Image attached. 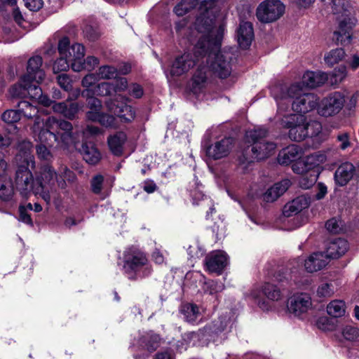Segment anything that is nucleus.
<instances>
[{"label":"nucleus","mask_w":359,"mask_h":359,"mask_svg":"<svg viewBox=\"0 0 359 359\" xmlns=\"http://www.w3.org/2000/svg\"><path fill=\"white\" fill-rule=\"evenodd\" d=\"M198 40L193 48V53H184L176 57L170 68L172 76H181L189 71L201 61L190 83L191 90L199 93L205 86L208 71L221 79L226 78L231 72L230 62L220 53V47L214 50V38L198 37Z\"/></svg>","instance_id":"f257e3e1"},{"label":"nucleus","mask_w":359,"mask_h":359,"mask_svg":"<svg viewBox=\"0 0 359 359\" xmlns=\"http://www.w3.org/2000/svg\"><path fill=\"white\" fill-rule=\"evenodd\" d=\"M217 0H182L174 8V13L177 16H182L189 13L196 5H198L199 15L195 22V29L198 34L196 37L214 38L212 48L214 50L221 47L222 41L224 34V27L213 26L215 15L213 9L216 6Z\"/></svg>","instance_id":"f03ea898"},{"label":"nucleus","mask_w":359,"mask_h":359,"mask_svg":"<svg viewBox=\"0 0 359 359\" xmlns=\"http://www.w3.org/2000/svg\"><path fill=\"white\" fill-rule=\"evenodd\" d=\"M72 130L71 123L53 116H49L46 120L36 117L32 127L35 140L48 147H53L55 143L61 146L69 145L73 140Z\"/></svg>","instance_id":"7ed1b4c3"},{"label":"nucleus","mask_w":359,"mask_h":359,"mask_svg":"<svg viewBox=\"0 0 359 359\" xmlns=\"http://www.w3.org/2000/svg\"><path fill=\"white\" fill-rule=\"evenodd\" d=\"M271 95L276 101L277 110L281 105L285 113H290V105L292 110L298 113H307L318 107L317 97L313 93H305L300 83L292 84L288 88L276 86L272 88Z\"/></svg>","instance_id":"20e7f679"},{"label":"nucleus","mask_w":359,"mask_h":359,"mask_svg":"<svg viewBox=\"0 0 359 359\" xmlns=\"http://www.w3.org/2000/svg\"><path fill=\"white\" fill-rule=\"evenodd\" d=\"M32 149L31 142L27 140L20 142L18 145V153L15 158L17 165L15 184L16 189L24 197H27L31 192L34 194L36 187V179L34 180L30 170V168H35L34 156Z\"/></svg>","instance_id":"39448f33"},{"label":"nucleus","mask_w":359,"mask_h":359,"mask_svg":"<svg viewBox=\"0 0 359 359\" xmlns=\"http://www.w3.org/2000/svg\"><path fill=\"white\" fill-rule=\"evenodd\" d=\"M274 122L278 126L289 129V137L296 142L316 136L322 130V125L319 121H307L301 114L285 113L281 105H279V109L277 110Z\"/></svg>","instance_id":"423d86ee"},{"label":"nucleus","mask_w":359,"mask_h":359,"mask_svg":"<svg viewBox=\"0 0 359 359\" xmlns=\"http://www.w3.org/2000/svg\"><path fill=\"white\" fill-rule=\"evenodd\" d=\"M233 322L232 312H226L203 329L197 332L184 333L182 335V340L187 344L198 346L210 341H217L219 339H224L226 334L231 331Z\"/></svg>","instance_id":"0eeeda50"},{"label":"nucleus","mask_w":359,"mask_h":359,"mask_svg":"<svg viewBox=\"0 0 359 359\" xmlns=\"http://www.w3.org/2000/svg\"><path fill=\"white\" fill-rule=\"evenodd\" d=\"M268 130L265 128L258 127L246 132V139L250 143V149H246L239 158L240 163H251L254 160H263L274 154L276 144L268 141L265 137Z\"/></svg>","instance_id":"6e6552de"},{"label":"nucleus","mask_w":359,"mask_h":359,"mask_svg":"<svg viewBox=\"0 0 359 359\" xmlns=\"http://www.w3.org/2000/svg\"><path fill=\"white\" fill-rule=\"evenodd\" d=\"M72 172L67 167H62L60 170V176L61 179L57 178V175L54 169L49 165L42 166L40 171L36 175V187H34V195L39 196L47 204L51 201L50 194L55 190V183L61 189L66 187V179H69Z\"/></svg>","instance_id":"1a4fd4ad"},{"label":"nucleus","mask_w":359,"mask_h":359,"mask_svg":"<svg viewBox=\"0 0 359 359\" xmlns=\"http://www.w3.org/2000/svg\"><path fill=\"white\" fill-rule=\"evenodd\" d=\"M123 262V270L129 279L136 280L150 273L146 255L136 248H129L124 251Z\"/></svg>","instance_id":"9d476101"},{"label":"nucleus","mask_w":359,"mask_h":359,"mask_svg":"<svg viewBox=\"0 0 359 359\" xmlns=\"http://www.w3.org/2000/svg\"><path fill=\"white\" fill-rule=\"evenodd\" d=\"M9 93L13 98H24L29 97L32 100H35L39 104L45 107H49L51 104V100L46 95H43L40 86L29 81H24L22 76L19 82L9 89Z\"/></svg>","instance_id":"9b49d317"},{"label":"nucleus","mask_w":359,"mask_h":359,"mask_svg":"<svg viewBox=\"0 0 359 359\" xmlns=\"http://www.w3.org/2000/svg\"><path fill=\"white\" fill-rule=\"evenodd\" d=\"M345 104V97L340 92H333L318 102L317 112L323 117H333L339 114Z\"/></svg>","instance_id":"f8f14e48"},{"label":"nucleus","mask_w":359,"mask_h":359,"mask_svg":"<svg viewBox=\"0 0 359 359\" xmlns=\"http://www.w3.org/2000/svg\"><path fill=\"white\" fill-rule=\"evenodd\" d=\"M285 6L280 0H266L257 8L256 15L262 22H271L277 20L284 13Z\"/></svg>","instance_id":"ddd939ff"},{"label":"nucleus","mask_w":359,"mask_h":359,"mask_svg":"<svg viewBox=\"0 0 359 359\" xmlns=\"http://www.w3.org/2000/svg\"><path fill=\"white\" fill-rule=\"evenodd\" d=\"M118 99L125 102L129 100L128 97L118 95L115 99H109L105 102L107 109L116 114L122 121L131 122L135 117V109L126 103H121V105L116 104V102H118Z\"/></svg>","instance_id":"4468645a"},{"label":"nucleus","mask_w":359,"mask_h":359,"mask_svg":"<svg viewBox=\"0 0 359 359\" xmlns=\"http://www.w3.org/2000/svg\"><path fill=\"white\" fill-rule=\"evenodd\" d=\"M312 307V301L309 294L299 293L292 295L287 302V309L290 313L301 318Z\"/></svg>","instance_id":"2eb2a0df"},{"label":"nucleus","mask_w":359,"mask_h":359,"mask_svg":"<svg viewBox=\"0 0 359 359\" xmlns=\"http://www.w3.org/2000/svg\"><path fill=\"white\" fill-rule=\"evenodd\" d=\"M43 59L39 55H34L30 57L27 62V72L24 74V81H27L29 79L30 81L39 83L45 78V72L42 68Z\"/></svg>","instance_id":"dca6fc26"},{"label":"nucleus","mask_w":359,"mask_h":359,"mask_svg":"<svg viewBox=\"0 0 359 359\" xmlns=\"http://www.w3.org/2000/svg\"><path fill=\"white\" fill-rule=\"evenodd\" d=\"M233 144V139L231 137H224L220 140L215 141L206 149L207 156L213 159H219L226 156Z\"/></svg>","instance_id":"f3484780"},{"label":"nucleus","mask_w":359,"mask_h":359,"mask_svg":"<svg viewBox=\"0 0 359 359\" xmlns=\"http://www.w3.org/2000/svg\"><path fill=\"white\" fill-rule=\"evenodd\" d=\"M111 82H101L98 86V94L101 97L111 96L114 93L123 92L128 89V81L123 77H116Z\"/></svg>","instance_id":"a211bd4d"},{"label":"nucleus","mask_w":359,"mask_h":359,"mask_svg":"<svg viewBox=\"0 0 359 359\" xmlns=\"http://www.w3.org/2000/svg\"><path fill=\"white\" fill-rule=\"evenodd\" d=\"M227 263V255L222 250L213 251L205 258L206 266L210 272L221 273Z\"/></svg>","instance_id":"6ab92c4d"},{"label":"nucleus","mask_w":359,"mask_h":359,"mask_svg":"<svg viewBox=\"0 0 359 359\" xmlns=\"http://www.w3.org/2000/svg\"><path fill=\"white\" fill-rule=\"evenodd\" d=\"M355 24V20L353 18H345L339 22V30L334 32L335 40L338 43L345 45L351 42V30Z\"/></svg>","instance_id":"aec40b11"},{"label":"nucleus","mask_w":359,"mask_h":359,"mask_svg":"<svg viewBox=\"0 0 359 359\" xmlns=\"http://www.w3.org/2000/svg\"><path fill=\"white\" fill-rule=\"evenodd\" d=\"M237 41L241 48L247 49L254 39L252 25L248 22H241L237 30Z\"/></svg>","instance_id":"412c9836"},{"label":"nucleus","mask_w":359,"mask_h":359,"mask_svg":"<svg viewBox=\"0 0 359 359\" xmlns=\"http://www.w3.org/2000/svg\"><path fill=\"white\" fill-rule=\"evenodd\" d=\"M329 262L327 257L323 252H314L307 259L304 260V266L309 273L321 270Z\"/></svg>","instance_id":"4be33fe9"},{"label":"nucleus","mask_w":359,"mask_h":359,"mask_svg":"<svg viewBox=\"0 0 359 359\" xmlns=\"http://www.w3.org/2000/svg\"><path fill=\"white\" fill-rule=\"evenodd\" d=\"M348 249V243L347 241L339 238L330 241L326 248V251L323 252L327 259L330 260V259H337L344 255Z\"/></svg>","instance_id":"5701e85b"},{"label":"nucleus","mask_w":359,"mask_h":359,"mask_svg":"<svg viewBox=\"0 0 359 359\" xmlns=\"http://www.w3.org/2000/svg\"><path fill=\"white\" fill-rule=\"evenodd\" d=\"M327 79V74L324 72L308 71L304 74L299 83L302 88H314L323 85Z\"/></svg>","instance_id":"b1692460"},{"label":"nucleus","mask_w":359,"mask_h":359,"mask_svg":"<svg viewBox=\"0 0 359 359\" xmlns=\"http://www.w3.org/2000/svg\"><path fill=\"white\" fill-rule=\"evenodd\" d=\"M310 200L306 196H299L292 201L287 203L283 208V214L285 217H289L297 215L304 209L309 207Z\"/></svg>","instance_id":"393cba45"},{"label":"nucleus","mask_w":359,"mask_h":359,"mask_svg":"<svg viewBox=\"0 0 359 359\" xmlns=\"http://www.w3.org/2000/svg\"><path fill=\"white\" fill-rule=\"evenodd\" d=\"M52 104L54 112L60 114L69 119L74 118L80 109L78 103L69 102L67 100L65 102H53L51 100V104L49 106Z\"/></svg>","instance_id":"a878e982"},{"label":"nucleus","mask_w":359,"mask_h":359,"mask_svg":"<svg viewBox=\"0 0 359 359\" xmlns=\"http://www.w3.org/2000/svg\"><path fill=\"white\" fill-rule=\"evenodd\" d=\"M303 151L297 144H291L280 151L278 156V161L280 165H289L302 157Z\"/></svg>","instance_id":"bb28decb"},{"label":"nucleus","mask_w":359,"mask_h":359,"mask_svg":"<svg viewBox=\"0 0 359 359\" xmlns=\"http://www.w3.org/2000/svg\"><path fill=\"white\" fill-rule=\"evenodd\" d=\"M290 181L283 180L268 189L262 195L263 200L266 202H273L283 195L289 188Z\"/></svg>","instance_id":"cd10ccee"},{"label":"nucleus","mask_w":359,"mask_h":359,"mask_svg":"<svg viewBox=\"0 0 359 359\" xmlns=\"http://www.w3.org/2000/svg\"><path fill=\"white\" fill-rule=\"evenodd\" d=\"M355 168L351 163L346 162L342 163L336 170L334 173V180L339 186L346 185L353 177Z\"/></svg>","instance_id":"c85d7f7f"},{"label":"nucleus","mask_w":359,"mask_h":359,"mask_svg":"<svg viewBox=\"0 0 359 359\" xmlns=\"http://www.w3.org/2000/svg\"><path fill=\"white\" fill-rule=\"evenodd\" d=\"M99 79L97 73H91L86 75L81 81V85L84 88V90L81 93V96H90L92 95L100 96V95L98 94L99 83H97Z\"/></svg>","instance_id":"c756f323"},{"label":"nucleus","mask_w":359,"mask_h":359,"mask_svg":"<svg viewBox=\"0 0 359 359\" xmlns=\"http://www.w3.org/2000/svg\"><path fill=\"white\" fill-rule=\"evenodd\" d=\"M90 188L93 193L99 195L102 199L105 198L110 193V188L104 182L102 175H96L90 180Z\"/></svg>","instance_id":"7c9ffc66"},{"label":"nucleus","mask_w":359,"mask_h":359,"mask_svg":"<svg viewBox=\"0 0 359 359\" xmlns=\"http://www.w3.org/2000/svg\"><path fill=\"white\" fill-rule=\"evenodd\" d=\"M126 138V135L123 132H118L108 137V145L113 154L116 156L122 154Z\"/></svg>","instance_id":"2f4dec72"},{"label":"nucleus","mask_w":359,"mask_h":359,"mask_svg":"<svg viewBox=\"0 0 359 359\" xmlns=\"http://www.w3.org/2000/svg\"><path fill=\"white\" fill-rule=\"evenodd\" d=\"M81 154L86 163L97 164L101 159V154L93 144L83 143Z\"/></svg>","instance_id":"473e14b6"},{"label":"nucleus","mask_w":359,"mask_h":359,"mask_svg":"<svg viewBox=\"0 0 359 359\" xmlns=\"http://www.w3.org/2000/svg\"><path fill=\"white\" fill-rule=\"evenodd\" d=\"M180 312L184 320L189 323H195L201 319V313L198 306L194 304L182 305Z\"/></svg>","instance_id":"72a5a7b5"},{"label":"nucleus","mask_w":359,"mask_h":359,"mask_svg":"<svg viewBox=\"0 0 359 359\" xmlns=\"http://www.w3.org/2000/svg\"><path fill=\"white\" fill-rule=\"evenodd\" d=\"M86 117L88 120L93 122H98L102 126L106 128L116 127V118L113 115H110L102 111L100 112L98 114L95 112H87Z\"/></svg>","instance_id":"f704fd0d"},{"label":"nucleus","mask_w":359,"mask_h":359,"mask_svg":"<svg viewBox=\"0 0 359 359\" xmlns=\"http://www.w3.org/2000/svg\"><path fill=\"white\" fill-rule=\"evenodd\" d=\"M14 195L12 180L8 175L0 177V198L3 201H10Z\"/></svg>","instance_id":"c9c22d12"},{"label":"nucleus","mask_w":359,"mask_h":359,"mask_svg":"<svg viewBox=\"0 0 359 359\" xmlns=\"http://www.w3.org/2000/svg\"><path fill=\"white\" fill-rule=\"evenodd\" d=\"M299 273V269H296L294 265L288 269H281L275 275V278L279 283H290L293 281L298 282L297 274Z\"/></svg>","instance_id":"e433bc0d"},{"label":"nucleus","mask_w":359,"mask_h":359,"mask_svg":"<svg viewBox=\"0 0 359 359\" xmlns=\"http://www.w3.org/2000/svg\"><path fill=\"white\" fill-rule=\"evenodd\" d=\"M18 108L20 116L22 115L25 118H34L35 120L36 117H41L38 114L39 111L37 107L28 101L22 100L19 102L18 104Z\"/></svg>","instance_id":"4c0bfd02"},{"label":"nucleus","mask_w":359,"mask_h":359,"mask_svg":"<svg viewBox=\"0 0 359 359\" xmlns=\"http://www.w3.org/2000/svg\"><path fill=\"white\" fill-rule=\"evenodd\" d=\"M100 60L98 58L94 56H88L86 60L79 61L76 62H72V69L73 71L79 72L83 69H86L89 72L93 70L98 65Z\"/></svg>","instance_id":"58836bf2"},{"label":"nucleus","mask_w":359,"mask_h":359,"mask_svg":"<svg viewBox=\"0 0 359 359\" xmlns=\"http://www.w3.org/2000/svg\"><path fill=\"white\" fill-rule=\"evenodd\" d=\"M346 304L342 300L331 301L327 306V313L332 318H340L345 314Z\"/></svg>","instance_id":"ea45409f"},{"label":"nucleus","mask_w":359,"mask_h":359,"mask_svg":"<svg viewBox=\"0 0 359 359\" xmlns=\"http://www.w3.org/2000/svg\"><path fill=\"white\" fill-rule=\"evenodd\" d=\"M341 336L345 341L354 344H359V329L355 326L347 325L343 327Z\"/></svg>","instance_id":"a19ab883"},{"label":"nucleus","mask_w":359,"mask_h":359,"mask_svg":"<svg viewBox=\"0 0 359 359\" xmlns=\"http://www.w3.org/2000/svg\"><path fill=\"white\" fill-rule=\"evenodd\" d=\"M160 341L159 335L152 332L147 333L141 338L142 344L150 352L155 351L159 346Z\"/></svg>","instance_id":"79ce46f5"},{"label":"nucleus","mask_w":359,"mask_h":359,"mask_svg":"<svg viewBox=\"0 0 359 359\" xmlns=\"http://www.w3.org/2000/svg\"><path fill=\"white\" fill-rule=\"evenodd\" d=\"M304 160L306 165L311 170L324 163L327 160V156L324 152L317 151L307 156Z\"/></svg>","instance_id":"37998d69"},{"label":"nucleus","mask_w":359,"mask_h":359,"mask_svg":"<svg viewBox=\"0 0 359 359\" xmlns=\"http://www.w3.org/2000/svg\"><path fill=\"white\" fill-rule=\"evenodd\" d=\"M346 56L345 51L343 48H336L330 50L325 55V62L329 66H333L335 64L342 61Z\"/></svg>","instance_id":"c03bdc74"},{"label":"nucleus","mask_w":359,"mask_h":359,"mask_svg":"<svg viewBox=\"0 0 359 359\" xmlns=\"http://www.w3.org/2000/svg\"><path fill=\"white\" fill-rule=\"evenodd\" d=\"M97 74L100 79L109 80L116 79L118 74V69L110 65H102L99 67Z\"/></svg>","instance_id":"a18cd8bd"},{"label":"nucleus","mask_w":359,"mask_h":359,"mask_svg":"<svg viewBox=\"0 0 359 359\" xmlns=\"http://www.w3.org/2000/svg\"><path fill=\"white\" fill-rule=\"evenodd\" d=\"M336 290L334 282H323L318 287L317 295L319 297H330L334 294Z\"/></svg>","instance_id":"49530a36"},{"label":"nucleus","mask_w":359,"mask_h":359,"mask_svg":"<svg viewBox=\"0 0 359 359\" xmlns=\"http://www.w3.org/2000/svg\"><path fill=\"white\" fill-rule=\"evenodd\" d=\"M262 293L269 299L273 301H278L281 297L280 288L271 283H265L262 287Z\"/></svg>","instance_id":"de8ad7c7"},{"label":"nucleus","mask_w":359,"mask_h":359,"mask_svg":"<svg viewBox=\"0 0 359 359\" xmlns=\"http://www.w3.org/2000/svg\"><path fill=\"white\" fill-rule=\"evenodd\" d=\"M70 51L72 52V56L68 55L69 60H71V65L72 62H76L82 61L85 55V48L81 43H74L70 47Z\"/></svg>","instance_id":"09e8293b"},{"label":"nucleus","mask_w":359,"mask_h":359,"mask_svg":"<svg viewBox=\"0 0 359 359\" xmlns=\"http://www.w3.org/2000/svg\"><path fill=\"white\" fill-rule=\"evenodd\" d=\"M224 289V285L222 282L210 280L205 283L203 290L205 293L213 294L222 292Z\"/></svg>","instance_id":"8fccbe9b"},{"label":"nucleus","mask_w":359,"mask_h":359,"mask_svg":"<svg viewBox=\"0 0 359 359\" xmlns=\"http://www.w3.org/2000/svg\"><path fill=\"white\" fill-rule=\"evenodd\" d=\"M96 95L90 96H83L87 100V104L90 110L88 112L95 113L98 114L102 111V104L100 100L95 97Z\"/></svg>","instance_id":"3c124183"},{"label":"nucleus","mask_w":359,"mask_h":359,"mask_svg":"<svg viewBox=\"0 0 359 359\" xmlns=\"http://www.w3.org/2000/svg\"><path fill=\"white\" fill-rule=\"evenodd\" d=\"M70 66L71 60L69 56L60 55L53 65V71L55 73L65 72L68 70Z\"/></svg>","instance_id":"603ef678"},{"label":"nucleus","mask_w":359,"mask_h":359,"mask_svg":"<svg viewBox=\"0 0 359 359\" xmlns=\"http://www.w3.org/2000/svg\"><path fill=\"white\" fill-rule=\"evenodd\" d=\"M187 22L185 19H183L177 22L175 25V29L177 33L183 37H187L188 40L193 43V36L192 34L189 33V28H187Z\"/></svg>","instance_id":"864d4df0"},{"label":"nucleus","mask_w":359,"mask_h":359,"mask_svg":"<svg viewBox=\"0 0 359 359\" xmlns=\"http://www.w3.org/2000/svg\"><path fill=\"white\" fill-rule=\"evenodd\" d=\"M2 120L7 123H15L20 118V112L18 110H6L1 116Z\"/></svg>","instance_id":"5fc2aeb1"},{"label":"nucleus","mask_w":359,"mask_h":359,"mask_svg":"<svg viewBox=\"0 0 359 359\" xmlns=\"http://www.w3.org/2000/svg\"><path fill=\"white\" fill-rule=\"evenodd\" d=\"M69 39L67 37L62 38L58 42V51L60 55L67 56L68 55L72 56V52L70 51L69 47Z\"/></svg>","instance_id":"6e6d98bb"},{"label":"nucleus","mask_w":359,"mask_h":359,"mask_svg":"<svg viewBox=\"0 0 359 359\" xmlns=\"http://www.w3.org/2000/svg\"><path fill=\"white\" fill-rule=\"evenodd\" d=\"M316 326L318 329L323 331H330L334 328V324L332 320L326 316L319 317L316 320Z\"/></svg>","instance_id":"4d7b16f0"},{"label":"nucleus","mask_w":359,"mask_h":359,"mask_svg":"<svg viewBox=\"0 0 359 359\" xmlns=\"http://www.w3.org/2000/svg\"><path fill=\"white\" fill-rule=\"evenodd\" d=\"M325 228L330 233H338L342 229L341 222L336 218H332L326 222Z\"/></svg>","instance_id":"13d9d810"},{"label":"nucleus","mask_w":359,"mask_h":359,"mask_svg":"<svg viewBox=\"0 0 359 359\" xmlns=\"http://www.w3.org/2000/svg\"><path fill=\"white\" fill-rule=\"evenodd\" d=\"M48 147V146L41 144L36 146V151L39 158L44 161H50L52 158V154Z\"/></svg>","instance_id":"bf43d9fd"},{"label":"nucleus","mask_w":359,"mask_h":359,"mask_svg":"<svg viewBox=\"0 0 359 359\" xmlns=\"http://www.w3.org/2000/svg\"><path fill=\"white\" fill-rule=\"evenodd\" d=\"M57 83L65 91L68 92L72 90V79L66 74H62L57 78Z\"/></svg>","instance_id":"052dcab7"},{"label":"nucleus","mask_w":359,"mask_h":359,"mask_svg":"<svg viewBox=\"0 0 359 359\" xmlns=\"http://www.w3.org/2000/svg\"><path fill=\"white\" fill-rule=\"evenodd\" d=\"M337 140L339 142V147L345 150L351 146L350 135L348 133H341L337 136Z\"/></svg>","instance_id":"680f3d73"},{"label":"nucleus","mask_w":359,"mask_h":359,"mask_svg":"<svg viewBox=\"0 0 359 359\" xmlns=\"http://www.w3.org/2000/svg\"><path fill=\"white\" fill-rule=\"evenodd\" d=\"M128 94L137 99L142 97L144 94L142 87L137 83H132L128 87Z\"/></svg>","instance_id":"e2e57ef3"},{"label":"nucleus","mask_w":359,"mask_h":359,"mask_svg":"<svg viewBox=\"0 0 359 359\" xmlns=\"http://www.w3.org/2000/svg\"><path fill=\"white\" fill-rule=\"evenodd\" d=\"M292 169L294 171V172L299 175H304L309 171H310L307 165H306L305 160L296 161L294 163L292 164Z\"/></svg>","instance_id":"0e129e2a"},{"label":"nucleus","mask_w":359,"mask_h":359,"mask_svg":"<svg viewBox=\"0 0 359 359\" xmlns=\"http://www.w3.org/2000/svg\"><path fill=\"white\" fill-rule=\"evenodd\" d=\"M19 219L20 222H22L26 224L32 226L33 222L31 216L27 213V208L24 205H20L19 207Z\"/></svg>","instance_id":"69168bd1"},{"label":"nucleus","mask_w":359,"mask_h":359,"mask_svg":"<svg viewBox=\"0 0 359 359\" xmlns=\"http://www.w3.org/2000/svg\"><path fill=\"white\" fill-rule=\"evenodd\" d=\"M346 67L341 65L333 71V77L336 83L341 82L346 76Z\"/></svg>","instance_id":"338daca9"},{"label":"nucleus","mask_w":359,"mask_h":359,"mask_svg":"<svg viewBox=\"0 0 359 359\" xmlns=\"http://www.w3.org/2000/svg\"><path fill=\"white\" fill-rule=\"evenodd\" d=\"M316 181V175H310L309 178L302 176L299 180V185L304 189H309Z\"/></svg>","instance_id":"774afa93"}]
</instances>
